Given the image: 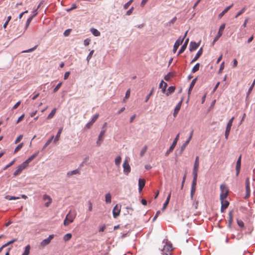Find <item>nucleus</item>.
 Segmentation results:
<instances>
[{
	"mask_svg": "<svg viewBox=\"0 0 255 255\" xmlns=\"http://www.w3.org/2000/svg\"><path fill=\"white\" fill-rule=\"evenodd\" d=\"M55 235H50L49 236V237L43 240L41 243H40V246L42 247H44L50 244L51 241L54 238Z\"/></svg>",
	"mask_w": 255,
	"mask_h": 255,
	"instance_id": "423d86ee",
	"label": "nucleus"
},
{
	"mask_svg": "<svg viewBox=\"0 0 255 255\" xmlns=\"http://www.w3.org/2000/svg\"><path fill=\"white\" fill-rule=\"evenodd\" d=\"M172 250V246L171 244L166 242L165 245L164 246L162 252H166L170 253Z\"/></svg>",
	"mask_w": 255,
	"mask_h": 255,
	"instance_id": "4468645a",
	"label": "nucleus"
},
{
	"mask_svg": "<svg viewBox=\"0 0 255 255\" xmlns=\"http://www.w3.org/2000/svg\"><path fill=\"white\" fill-rule=\"evenodd\" d=\"M147 149V146L146 145H145L143 148L142 149H141V150L140 151V156L141 157H142V156H143V155L145 154V153L146 152V150Z\"/></svg>",
	"mask_w": 255,
	"mask_h": 255,
	"instance_id": "79ce46f5",
	"label": "nucleus"
},
{
	"mask_svg": "<svg viewBox=\"0 0 255 255\" xmlns=\"http://www.w3.org/2000/svg\"><path fill=\"white\" fill-rule=\"evenodd\" d=\"M193 130H192L190 136L188 137L186 141L184 143H183L181 147V153L184 150L187 144L189 143L190 141L191 140L192 135H193Z\"/></svg>",
	"mask_w": 255,
	"mask_h": 255,
	"instance_id": "9b49d317",
	"label": "nucleus"
},
{
	"mask_svg": "<svg viewBox=\"0 0 255 255\" xmlns=\"http://www.w3.org/2000/svg\"><path fill=\"white\" fill-rule=\"evenodd\" d=\"M17 241V239H12L11 240V241L7 242L6 244H4L3 245V247H7V246L13 243L14 242H16Z\"/></svg>",
	"mask_w": 255,
	"mask_h": 255,
	"instance_id": "a18cd8bd",
	"label": "nucleus"
},
{
	"mask_svg": "<svg viewBox=\"0 0 255 255\" xmlns=\"http://www.w3.org/2000/svg\"><path fill=\"white\" fill-rule=\"evenodd\" d=\"M134 8L133 7H131L129 10H128L126 12V15H130L133 11Z\"/></svg>",
	"mask_w": 255,
	"mask_h": 255,
	"instance_id": "0e129e2a",
	"label": "nucleus"
},
{
	"mask_svg": "<svg viewBox=\"0 0 255 255\" xmlns=\"http://www.w3.org/2000/svg\"><path fill=\"white\" fill-rule=\"evenodd\" d=\"M200 67V64L199 63H197L195 64V65L193 67V68L192 69V73H195L197 71H198Z\"/></svg>",
	"mask_w": 255,
	"mask_h": 255,
	"instance_id": "e433bc0d",
	"label": "nucleus"
},
{
	"mask_svg": "<svg viewBox=\"0 0 255 255\" xmlns=\"http://www.w3.org/2000/svg\"><path fill=\"white\" fill-rule=\"evenodd\" d=\"M89 160V156H86L85 158H84V159H83V162L81 163L80 164V167H82L84 165H87L88 163V162Z\"/></svg>",
	"mask_w": 255,
	"mask_h": 255,
	"instance_id": "c9c22d12",
	"label": "nucleus"
},
{
	"mask_svg": "<svg viewBox=\"0 0 255 255\" xmlns=\"http://www.w3.org/2000/svg\"><path fill=\"white\" fill-rule=\"evenodd\" d=\"M23 169H22L20 165H18V166L17 168V169L13 172V175L14 176H16L19 174L20 173V172L23 170Z\"/></svg>",
	"mask_w": 255,
	"mask_h": 255,
	"instance_id": "7c9ffc66",
	"label": "nucleus"
},
{
	"mask_svg": "<svg viewBox=\"0 0 255 255\" xmlns=\"http://www.w3.org/2000/svg\"><path fill=\"white\" fill-rule=\"evenodd\" d=\"M188 41H189V39H187L186 40V41H185L184 43L181 46V47L180 48V50H179L178 53V55H179V54L182 53L185 51V50L186 48L187 45L188 44Z\"/></svg>",
	"mask_w": 255,
	"mask_h": 255,
	"instance_id": "4be33fe9",
	"label": "nucleus"
},
{
	"mask_svg": "<svg viewBox=\"0 0 255 255\" xmlns=\"http://www.w3.org/2000/svg\"><path fill=\"white\" fill-rule=\"evenodd\" d=\"M234 213V210H231L228 214V227L229 228H231V225L233 222V214Z\"/></svg>",
	"mask_w": 255,
	"mask_h": 255,
	"instance_id": "f8f14e48",
	"label": "nucleus"
},
{
	"mask_svg": "<svg viewBox=\"0 0 255 255\" xmlns=\"http://www.w3.org/2000/svg\"><path fill=\"white\" fill-rule=\"evenodd\" d=\"M29 163V162L27 161V160H26L25 161H24L22 163H21L19 165L21 167L22 169H24L28 166Z\"/></svg>",
	"mask_w": 255,
	"mask_h": 255,
	"instance_id": "a19ab883",
	"label": "nucleus"
},
{
	"mask_svg": "<svg viewBox=\"0 0 255 255\" xmlns=\"http://www.w3.org/2000/svg\"><path fill=\"white\" fill-rule=\"evenodd\" d=\"M223 31V24L220 25L218 34L213 40V44L215 43L219 38L222 35Z\"/></svg>",
	"mask_w": 255,
	"mask_h": 255,
	"instance_id": "9d476101",
	"label": "nucleus"
},
{
	"mask_svg": "<svg viewBox=\"0 0 255 255\" xmlns=\"http://www.w3.org/2000/svg\"><path fill=\"white\" fill-rule=\"evenodd\" d=\"M179 133H178L176 135V136L175 137V139H174L172 144L170 146L169 148L167 150V151H166V152L165 153V155L166 156L168 155L170 153L172 152V151L173 150L174 148H175V146L177 144V141H178V140L179 139Z\"/></svg>",
	"mask_w": 255,
	"mask_h": 255,
	"instance_id": "f03ea898",
	"label": "nucleus"
},
{
	"mask_svg": "<svg viewBox=\"0 0 255 255\" xmlns=\"http://www.w3.org/2000/svg\"><path fill=\"white\" fill-rule=\"evenodd\" d=\"M230 203L228 201L224 200V209H227L229 206Z\"/></svg>",
	"mask_w": 255,
	"mask_h": 255,
	"instance_id": "338daca9",
	"label": "nucleus"
},
{
	"mask_svg": "<svg viewBox=\"0 0 255 255\" xmlns=\"http://www.w3.org/2000/svg\"><path fill=\"white\" fill-rule=\"evenodd\" d=\"M30 246L28 245L24 248V251L22 255H28L30 253Z\"/></svg>",
	"mask_w": 255,
	"mask_h": 255,
	"instance_id": "2f4dec72",
	"label": "nucleus"
},
{
	"mask_svg": "<svg viewBox=\"0 0 255 255\" xmlns=\"http://www.w3.org/2000/svg\"><path fill=\"white\" fill-rule=\"evenodd\" d=\"M237 224L240 228H244V223L241 220L237 219Z\"/></svg>",
	"mask_w": 255,
	"mask_h": 255,
	"instance_id": "de8ad7c7",
	"label": "nucleus"
},
{
	"mask_svg": "<svg viewBox=\"0 0 255 255\" xmlns=\"http://www.w3.org/2000/svg\"><path fill=\"white\" fill-rule=\"evenodd\" d=\"M105 202L107 204H110L112 202V196L110 193H108L105 195Z\"/></svg>",
	"mask_w": 255,
	"mask_h": 255,
	"instance_id": "393cba45",
	"label": "nucleus"
},
{
	"mask_svg": "<svg viewBox=\"0 0 255 255\" xmlns=\"http://www.w3.org/2000/svg\"><path fill=\"white\" fill-rule=\"evenodd\" d=\"M145 181L143 179L139 178L138 180V190L141 191L145 185Z\"/></svg>",
	"mask_w": 255,
	"mask_h": 255,
	"instance_id": "5701e85b",
	"label": "nucleus"
},
{
	"mask_svg": "<svg viewBox=\"0 0 255 255\" xmlns=\"http://www.w3.org/2000/svg\"><path fill=\"white\" fill-rule=\"evenodd\" d=\"M106 132V129H103L101 131L100 134L99 135L98 140L97 141V144L100 146L101 144V142L103 140V136Z\"/></svg>",
	"mask_w": 255,
	"mask_h": 255,
	"instance_id": "dca6fc26",
	"label": "nucleus"
},
{
	"mask_svg": "<svg viewBox=\"0 0 255 255\" xmlns=\"http://www.w3.org/2000/svg\"><path fill=\"white\" fill-rule=\"evenodd\" d=\"M167 86V84L165 82H164L163 80L161 81V82L159 84V88L161 89L162 92L163 93H165L166 92V89Z\"/></svg>",
	"mask_w": 255,
	"mask_h": 255,
	"instance_id": "412c9836",
	"label": "nucleus"
},
{
	"mask_svg": "<svg viewBox=\"0 0 255 255\" xmlns=\"http://www.w3.org/2000/svg\"><path fill=\"white\" fill-rule=\"evenodd\" d=\"M182 103V100H181L176 106L175 109H174V113H173V116L174 117H175L177 115V114H178V112L179 111L180 108H181V104Z\"/></svg>",
	"mask_w": 255,
	"mask_h": 255,
	"instance_id": "aec40b11",
	"label": "nucleus"
},
{
	"mask_svg": "<svg viewBox=\"0 0 255 255\" xmlns=\"http://www.w3.org/2000/svg\"><path fill=\"white\" fill-rule=\"evenodd\" d=\"M203 53V48L202 47L200 48L199 50L197 51V53L196 54L195 57L191 61V63L194 62L196 61L202 54Z\"/></svg>",
	"mask_w": 255,
	"mask_h": 255,
	"instance_id": "6ab92c4d",
	"label": "nucleus"
},
{
	"mask_svg": "<svg viewBox=\"0 0 255 255\" xmlns=\"http://www.w3.org/2000/svg\"><path fill=\"white\" fill-rule=\"evenodd\" d=\"M62 129H63V128H60V129H59V130L57 133V134L56 135V136L54 138V143H56L57 141L59 140V137L60 136V135H61L62 131Z\"/></svg>",
	"mask_w": 255,
	"mask_h": 255,
	"instance_id": "a878e982",
	"label": "nucleus"
},
{
	"mask_svg": "<svg viewBox=\"0 0 255 255\" xmlns=\"http://www.w3.org/2000/svg\"><path fill=\"white\" fill-rule=\"evenodd\" d=\"M33 19V16H30L26 20V24H25V29H26L28 26L29 25L30 22H31L32 20Z\"/></svg>",
	"mask_w": 255,
	"mask_h": 255,
	"instance_id": "37998d69",
	"label": "nucleus"
},
{
	"mask_svg": "<svg viewBox=\"0 0 255 255\" xmlns=\"http://www.w3.org/2000/svg\"><path fill=\"white\" fill-rule=\"evenodd\" d=\"M245 185H246V194L245 197V198L247 199V198H248L250 196V194H251L250 181L249 177H247L246 178V182H245Z\"/></svg>",
	"mask_w": 255,
	"mask_h": 255,
	"instance_id": "7ed1b4c3",
	"label": "nucleus"
},
{
	"mask_svg": "<svg viewBox=\"0 0 255 255\" xmlns=\"http://www.w3.org/2000/svg\"><path fill=\"white\" fill-rule=\"evenodd\" d=\"M94 123H92L91 121L89 122V123H88L85 126V128H87V129H89L90 128H91V127H92V126L93 125Z\"/></svg>",
	"mask_w": 255,
	"mask_h": 255,
	"instance_id": "052dcab7",
	"label": "nucleus"
},
{
	"mask_svg": "<svg viewBox=\"0 0 255 255\" xmlns=\"http://www.w3.org/2000/svg\"><path fill=\"white\" fill-rule=\"evenodd\" d=\"M91 42V39L89 38H86L84 41V44L85 46H87L89 45L90 43Z\"/></svg>",
	"mask_w": 255,
	"mask_h": 255,
	"instance_id": "bf43d9fd",
	"label": "nucleus"
},
{
	"mask_svg": "<svg viewBox=\"0 0 255 255\" xmlns=\"http://www.w3.org/2000/svg\"><path fill=\"white\" fill-rule=\"evenodd\" d=\"M23 137V135H19L17 137V138L16 139V140H15V143H17L18 142H19Z\"/></svg>",
	"mask_w": 255,
	"mask_h": 255,
	"instance_id": "774afa93",
	"label": "nucleus"
},
{
	"mask_svg": "<svg viewBox=\"0 0 255 255\" xmlns=\"http://www.w3.org/2000/svg\"><path fill=\"white\" fill-rule=\"evenodd\" d=\"M197 80V78H194L192 81L191 83H190V87H189V90H188V94H190V93L191 91L192 90L193 87L194 86Z\"/></svg>",
	"mask_w": 255,
	"mask_h": 255,
	"instance_id": "c85d7f7f",
	"label": "nucleus"
},
{
	"mask_svg": "<svg viewBox=\"0 0 255 255\" xmlns=\"http://www.w3.org/2000/svg\"><path fill=\"white\" fill-rule=\"evenodd\" d=\"M171 75H172V74L171 73H170V72L168 73L167 75H166L164 76V80L165 81H168L170 80Z\"/></svg>",
	"mask_w": 255,
	"mask_h": 255,
	"instance_id": "4d7b16f0",
	"label": "nucleus"
},
{
	"mask_svg": "<svg viewBox=\"0 0 255 255\" xmlns=\"http://www.w3.org/2000/svg\"><path fill=\"white\" fill-rule=\"evenodd\" d=\"M56 112V108L53 109L52 110V111L50 112V113L48 115L47 119H52L55 115Z\"/></svg>",
	"mask_w": 255,
	"mask_h": 255,
	"instance_id": "72a5a7b5",
	"label": "nucleus"
},
{
	"mask_svg": "<svg viewBox=\"0 0 255 255\" xmlns=\"http://www.w3.org/2000/svg\"><path fill=\"white\" fill-rule=\"evenodd\" d=\"M11 16H8L7 18V20L5 21V22H4V23L3 24V27L4 28H5L9 22V21H10V20L11 19Z\"/></svg>",
	"mask_w": 255,
	"mask_h": 255,
	"instance_id": "3c124183",
	"label": "nucleus"
},
{
	"mask_svg": "<svg viewBox=\"0 0 255 255\" xmlns=\"http://www.w3.org/2000/svg\"><path fill=\"white\" fill-rule=\"evenodd\" d=\"M72 238V235L70 233L66 234L63 237V240L65 241H68L70 240Z\"/></svg>",
	"mask_w": 255,
	"mask_h": 255,
	"instance_id": "58836bf2",
	"label": "nucleus"
},
{
	"mask_svg": "<svg viewBox=\"0 0 255 255\" xmlns=\"http://www.w3.org/2000/svg\"><path fill=\"white\" fill-rule=\"evenodd\" d=\"M234 119V117H232L230 120V121H229V122H228V124L227 125L226 129V131H225L226 138H228V136L229 135L230 131V130H231V127H232V124H233V122Z\"/></svg>",
	"mask_w": 255,
	"mask_h": 255,
	"instance_id": "0eeeda50",
	"label": "nucleus"
},
{
	"mask_svg": "<svg viewBox=\"0 0 255 255\" xmlns=\"http://www.w3.org/2000/svg\"><path fill=\"white\" fill-rule=\"evenodd\" d=\"M241 166V155H240L239 156V157L237 161V163H236V170L237 176H238L240 173Z\"/></svg>",
	"mask_w": 255,
	"mask_h": 255,
	"instance_id": "f3484780",
	"label": "nucleus"
},
{
	"mask_svg": "<svg viewBox=\"0 0 255 255\" xmlns=\"http://www.w3.org/2000/svg\"><path fill=\"white\" fill-rule=\"evenodd\" d=\"M90 31L95 36H99L101 34L100 31L95 28H91L90 29Z\"/></svg>",
	"mask_w": 255,
	"mask_h": 255,
	"instance_id": "bb28decb",
	"label": "nucleus"
},
{
	"mask_svg": "<svg viewBox=\"0 0 255 255\" xmlns=\"http://www.w3.org/2000/svg\"><path fill=\"white\" fill-rule=\"evenodd\" d=\"M76 216V214L75 213H72L71 211H70L64 220V225L65 226H68L70 223L74 221Z\"/></svg>",
	"mask_w": 255,
	"mask_h": 255,
	"instance_id": "f257e3e1",
	"label": "nucleus"
},
{
	"mask_svg": "<svg viewBox=\"0 0 255 255\" xmlns=\"http://www.w3.org/2000/svg\"><path fill=\"white\" fill-rule=\"evenodd\" d=\"M5 198L8 200H16L19 199L20 198L19 197H15L13 196H9V195H6L5 196Z\"/></svg>",
	"mask_w": 255,
	"mask_h": 255,
	"instance_id": "ea45409f",
	"label": "nucleus"
},
{
	"mask_svg": "<svg viewBox=\"0 0 255 255\" xmlns=\"http://www.w3.org/2000/svg\"><path fill=\"white\" fill-rule=\"evenodd\" d=\"M123 171L126 175H128L130 172V167L127 159H126L123 164Z\"/></svg>",
	"mask_w": 255,
	"mask_h": 255,
	"instance_id": "20e7f679",
	"label": "nucleus"
},
{
	"mask_svg": "<svg viewBox=\"0 0 255 255\" xmlns=\"http://www.w3.org/2000/svg\"><path fill=\"white\" fill-rule=\"evenodd\" d=\"M121 210V205L117 204L113 210V215L114 218H117L120 215Z\"/></svg>",
	"mask_w": 255,
	"mask_h": 255,
	"instance_id": "39448f33",
	"label": "nucleus"
},
{
	"mask_svg": "<svg viewBox=\"0 0 255 255\" xmlns=\"http://www.w3.org/2000/svg\"><path fill=\"white\" fill-rule=\"evenodd\" d=\"M89 207H88V211H92L93 210V206H92V203L90 201H89L88 202Z\"/></svg>",
	"mask_w": 255,
	"mask_h": 255,
	"instance_id": "69168bd1",
	"label": "nucleus"
},
{
	"mask_svg": "<svg viewBox=\"0 0 255 255\" xmlns=\"http://www.w3.org/2000/svg\"><path fill=\"white\" fill-rule=\"evenodd\" d=\"M199 166V157L197 156L196 157L194 164V167H193V173H198Z\"/></svg>",
	"mask_w": 255,
	"mask_h": 255,
	"instance_id": "ddd939ff",
	"label": "nucleus"
},
{
	"mask_svg": "<svg viewBox=\"0 0 255 255\" xmlns=\"http://www.w3.org/2000/svg\"><path fill=\"white\" fill-rule=\"evenodd\" d=\"M153 91V89H152L151 90V91L150 92V93L146 96L145 100V102H147V101L149 100L150 97L152 95Z\"/></svg>",
	"mask_w": 255,
	"mask_h": 255,
	"instance_id": "603ef678",
	"label": "nucleus"
},
{
	"mask_svg": "<svg viewBox=\"0 0 255 255\" xmlns=\"http://www.w3.org/2000/svg\"><path fill=\"white\" fill-rule=\"evenodd\" d=\"M22 146H23V143H20L19 144H18L16 147V148H15L14 152L15 153L17 151H18L19 150H20L22 147Z\"/></svg>",
	"mask_w": 255,
	"mask_h": 255,
	"instance_id": "864d4df0",
	"label": "nucleus"
},
{
	"mask_svg": "<svg viewBox=\"0 0 255 255\" xmlns=\"http://www.w3.org/2000/svg\"><path fill=\"white\" fill-rule=\"evenodd\" d=\"M99 117V114H96L95 115H94L91 121L92 122V123H94L96 122V121L98 119Z\"/></svg>",
	"mask_w": 255,
	"mask_h": 255,
	"instance_id": "8fccbe9b",
	"label": "nucleus"
},
{
	"mask_svg": "<svg viewBox=\"0 0 255 255\" xmlns=\"http://www.w3.org/2000/svg\"><path fill=\"white\" fill-rule=\"evenodd\" d=\"M200 45V42L196 43L194 41H191L189 45V50L190 51H193L195 50Z\"/></svg>",
	"mask_w": 255,
	"mask_h": 255,
	"instance_id": "2eb2a0df",
	"label": "nucleus"
},
{
	"mask_svg": "<svg viewBox=\"0 0 255 255\" xmlns=\"http://www.w3.org/2000/svg\"><path fill=\"white\" fill-rule=\"evenodd\" d=\"M193 179L192 182L191 188H196L198 173H193Z\"/></svg>",
	"mask_w": 255,
	"mask_h": 255,
	"instance_id": "b1692460",
	"label": "nucleus"
},
{
	"mask_svg": "<svg viewBox=\"0 0 255 255\" xmlns=\"http://www.w3.org/2000/svg\"><path fill=\"white\" fill-rule=\"evenodd\" d=\"M195 191H196V188H191L190 197L192 200L193 198V196L195 194Z\"/></svg>",
	"mask_w": 255,
	"mask_h": 255,
	"instance_id": "6e6d98bb",
	"label": "nucleus"
},
{
	"mask_svg": "<svg viewBox=\"0 0 255 255\" xmlns=\"http://www.w3.org/2000/svg\"><path fill=\"white\" fill-rule=\"evenodd\" d=\"M184 40V38H182L180 37L175 42L173 49V52L174 53H176L177 51V49L178 48L179 46L181 45L183 41Z\"/></svg>",
	"mask_w": 255,
	"mask_h": 255,
	"instance_id": "6e6552de",
	"label": "nucleus"
},
{
	"mask_svg": "<svg viewBox=\"0 0 255 255\" xmlns=\"http://www.w3.org/2000/svg\"><path fill=\"white\" fill-rule=\"evenodd\" d=\"M133 0H129L128 2H127V3H126L124 5V8L125 9H127L128 8V7L129 6V5L131 4Z\"/></svg>",
	"mask_w": 255,
	"mask_h": 255,
	"instance_id": "c03bdc74",
	"label": "nucleus"
},
{
	"mask_svg": "<svg viewBox=\"0 0 255 255\" xmlns=\"http://www.w3.org/2000/svg\"><path fill=\"white\" fill-rule=\"evenodd\" d=\"M39 151L36 152L34 154H32L29 158H28L26 160L28 162H30L32 160H33L38 154Z\"/></svg>",
	"mask_w": 255,
	"mask_h": 255,
	"instance_id": "473e14b6",
	"label": "nucleus"
},
{
	"mask_svg": "<svg viewBox=\"0 0 255 255\" xmlns=\"http://www.w3.org/2000/svg\"><path fill=\"white\" fill-rule=\"evenodd\" d=\"M94 52V50H91L89 54H88V56L87 57V60L88 63L89 62L90 60L91 59Z\"/></svg>",
	"mask_w": 255,
	"mask_h": 255,
	"instance_id": "49530a36",
	"label": "nucleus"
},
{
	"mask_svg": "<svg viewBox=\"0 0 255 255\" xmlns=\"http://www.w3.org/2000/svg\"><path fill=\"white\" fill-rule=\"evenodd\" d=\"M228 193L229 190L224 186V199L227 197Z\"/></svg>",
	"mask_w": 255,
	"mask_h": 255,
	"instance_id": "e2e57ef3",
	"label": "nucleus"
},
{
	"mask_svg": "<svg viewBox=\"0 0 255 255\" xmlns=\"http://www.w3.org/2000/svg\"><path fill=\"white\" fill-rule=\"evenodd\" d=\"M122 158L120 156H117L115 160V164L119 166L120 165L121 162Z\"/></svg>",
	"mask_w": 255,
	"mask_h": 255,
	"instance_id": "4c0bfd02",
	"label": "nucleus"
},
{
	"mask_svg": "<svg viewBox=\"0 0 255 255\" xmlns=\"http://www.w3.org/2000/svg\"><path fill=\"white\" fill-rule=\"evenodd\" d=\"M77 8V5H76V4L75 3H73V4H72L71 7L70 8H69L67 9V10H67V11H71L72 10H73V9H75V8Z\"/></svg>",
	"mask_w": 255,
	"mask_h": 255,
	"instance_id": "13d9d810",
	"label": "nucleus"
},
{
	"mask_svg": "<svg viewBox=\"0 0 255 255\" xmlns=\"http://www.w3.org/2000/svg\"><path fill=\"white\" fill-rule=\"evenodd\" d=\"M175 90V87L174 86H170L168 88L167 92L166 93L165 92V94L167 96H169L171 93H173L174 92Z\"/></svg>",
	"mask_w": 255,
	"mask_h": 255,
	"instance_id": "cd10ccee",
	"label": "nucleus"
},
{
	"mask_svg": "<svg viewBox=\"0 0 255 255\" xmlns=\"http://www.w3.org/2000/svg\"><path fill=\"white\" fill-rule=\"evenodd\" d=\"M79 174V170L78 169H75L72 171H70L67 172V175L68 177H70L73 175H75Z\"/></svg>",
	"mask_w": 255,
	"mask_h": 255,
	"instance_id": "c756f323",
	"label": "nucleus"
},
{
	"mask_svg": "<svg viewBox=\"0 0 255 255\" xmlns=\"http://www.w3.org/2000/svg\"><path fill=\"white\" fill-rule=\"evenodd\" d=\"M15 159H13L11 162H10L9 164H8L7 165H6L5 167L3 168V169L5 170L9 167L12 165L15 162Z\"/></svg>",
	"mask_w": 255,
	"mask_h": 255,
	"instance_id": "680f3d73",
	"label": "nucleus"
},
{
	"mask_svg": "<svg viewBox=\"0 0 255 255\" xmlns=\"http://www.w3.org/2000/svg\"><path fill=\"white\" fill-rule=\"evenodd\" d=\"M62 82H60L56 85V86L54 88V89L53 90L54 93H56L60 88V87L62 85Z\"/></svg>",
	"mask_w": 255,
	"mask_h": 255,
	"instance_id": "09e8293b",
	"label": "nucleus"
},
{
	"mask_svg": "<svg viewBox=\"0 0 255 255\" xmlns=\"http://www.w3.org/2000/svg\"><path fill=\"white\" fill-rule=\"evenodd\" d=\"M54 136L52 135L50 138H49L47 141V142L45 143V144L44 145L43 148H42V150H44L50 143L52 141V140H53V139L54 138Z\"/></svg>",
	"mask_w": 255,
	"mask_h": 255,
	"instance_id": "f704fd0d",
	"label": "nucleus"
},
{
	"mask_svg": "<svg viewBox=\"0 0 255 255\" xmlns=\"http://www.w3.org/2000/svg\"><path fill=\"white\" fill-rule=\"evenodd\" d=\"M130 94V89H129L127 91V92L126 93V95H125V98L124 99V101H125V99H128L129 97Z\"/></svg>",
	"mask_w": 255,
	"mask_h": 255,
	"instance_id": "5fc2aeb1",
	"label": "nucleus"
},
{
	"mask_svg": "<svg viewBox=\"0 0 255 255\" xmlns=\"http://www.w3.org/2000/svg\"><path fill=\"white\" fill-rule=\"evenodd\" d=\"M43 199L45 201L48 200V201L45 203V206L47 207L49 206L52 201L51 198L49 195L46 194L43 195Z\"/></svg>",
	"mask_w": 255,
	"mask_h": 255,
	"instance_id": "a211bd4d",
	"label": "nucleus"
},
{
	"mask_svg": "<svg viewBox=\"0 0 255 255\" xmlns=\"http://www.w3.org/2000/svg\"><path fill=\"white\" fill-rule=\"evenodd\" d=\"M221 193L220 195V199L221 201V211L223 212V183L221 184L220 186Z\"/></svg>",
	"mask_w": 255,
	"mask_h": 255,
	"instance_id": "1a4fd4ad",
	"label": "nucleus"
}]
</instances>
